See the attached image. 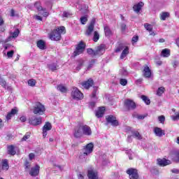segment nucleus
<instances>
[{
	"instance_id": "f257e3e1",
	"label": "nucleus",
	"mask_w": 179,
	"mask_h": 179,
	"mask_svg": "<svg viewBox=\"0 0 179 179\" xmlns=\"http://www.w3.org/2000/svg\"><path fill=\"white\" fill-rule=\"evenodd\" d=\"M65 33H66L65 27H59L49 34V38L52 41H59L61 40V34H65Z\"/></svg>"
},
{
	"instance_id": "f03ea898",
	"label": "nucleus",
	"mask_w": 179,
	"mask_h": 179,
	"mask_svg": "<svg viewBox=\"0 0 179 179\" xmlns=\"http://www.w3.org/2000/svg\"><path fill=\"white\" fill-rule=\"evenodd\" d=\"M93 143H90L85 146L80 152V159H86V157H87V156H89V155L93 152Z\"/></svg>"
},
{
	"instance_id": "7ed1b4c3",
	"label": "nucleus",
	"mask_w": 179,
	"mask_h": 179,
	"mask_svg": "<svg viewBox=\"0 0 179 179\" xmlns=\"http://www.w3.org/2000/svg\"><path fill=\"white\" fill-rule=\"evenodd\" d=\"M45 111V107L41 103H37L34 108V114L43 115Z\"/></svg>"
},
{
	"instance_id": "20e7f679",
	"label": "nucleus",
	"mask_w": 179,
	"mask_h": 179,
	"mask_svg": "<svg viewBox=\"0 0 179 179\" xmlns=\"http://www.w3.org/2000/svg\"><path fill=\"white\" fill-rule=\"evenodd\" d=\"M71 97L75 100H82L83 99V94L78 88L73 87L71 92Z\"/></svg>"
},
{
	"instance_id": "39448f33",
	"label": "nucleus",
	"mask_w": 179,
	"mask_h": 179,
	"mask_svg": "<svg viewBox=\"0 0 179 179\" xmlns=\"http://www.w3.org/2000/svg\"><path fill=\"white\" fill-rule=\"evenodd\" d=\"M86 45L84 44L83 41H80L79 44L77 45L76 50L74 51V55L76 57L77 55H80L85 51V48Z\"/></svg>"
},
{
	"instance_id": "423d86ee",
	"label": "nucleus",
	"mask_w": 179,
	"mask_h": 179,
	"mask_svg": "<svg viewBox=\"0 0 179 179\" xmlns=\"http://www.w3.org/2000/svg\"><path fill=\"white\" fill-rule=\"evenodd\" d=\"M34 6L39 11V15H43V17H48V16H49L50 13H48L45 8H43V7L40 6V3H35Z\"/></svg>"
},
{
	"instance_id": "0eeeda50",
	"label": "nucleus",
	"mask_w": 179,
	"mask_h": 179,
	"mask_svg": "<svg viewBox=\"0 0 179 179\" xmlns=\"http://www.w3.org/2000/svg\"><path fill=\"white\" fill-rule=\"evenodd\" d=\"M127 174L129 176L130 179H138L139 176L138 175V171L135 169H129L127 170Z\"/></svg>"
},
{
	"instance_id": "6e6552de",
	"label": "nucleus",
	"mask_w": 179,
	"mask_h": 179,
	"mask_svg": "<svg viewBox=\"0 0 179 179\" xmlns=\"http://www.w3.org/2000/svg\"><path fill=\"white\" fill-rule=\"evenodd\" d=\"M29 121L31 125L36 127V125H40V124H41L42 119L41 117H37L36 116H33L29 119Z\"/></svg>"
},
{
	"instance_id": "1a4fd4ad",
	"label": "nucleus",
	"mask_w": 179,
	"mask_h": 179,
	"mask_svg": "<svg viewBox=\"0 0 179 179\" xmlns=\"http://www.w3.org/2000/svg\"><path fill=\"white\" fill-rule=\"evenodd\" d=\"M106 121L107 122H109V124H111L113 127H117L118 125V121L117 120V117H115V116H113V115L107 116Z\"/></svg>"
},
{
	"instance_id": "9d476101",
	"label": "nucleus",
	"mask_w": 179,
	"mask_h": 179,
	"mask_svg": "<svg viewBox=\"0 0 179 179\" xmlns=\"http://www.w3.org/2000/svg\"><path fill=\"white\" fill-rule=\"evenodd\" d=\"M124 107H126V108H128V110H134V108H136V105L135 104V102H134V101L130 99H126L124 101Z\"/></svg>"
},
{
	"instance_id": "9b49d317",
	"label": "nucleus",
	"mask_w": 179,
	"mask_h": 179,
	"mask_svg": "<svg viewBox=\"0 0 179 179\" xmlns=\"http://www.w3.org/2000/svg\"><path fill=\"white\" fill-rule=\"evenodd\" d=\"M96 23V19H92L90 25L88 26V28L86 31V35L87 36H90L93 31L94 30V24Z\"/></svg>"
},
{
	"instance_id": "f8f14e48",
	"label": "nucleus",
	"mask_w": 179,
	"mask_h": 179,
	"mask_svg": "<svg viewBox=\"0 0 179 179\" xmlns=\"http://www.w3.org/2000/svg\"><path fill=\"white\" fill-rule=\"evenodd\" d=\"M81 129L83 131V135H86L87 136H90L92 135V129L87 125H82Z\"/></svg>"
},
{
	"instance_id": "ddd939ff",
	"label": "nucleus",
	"mask_w": 179,
	"mask_h": 179,
	"mask_svg": "<svg viewBox=\"0 0 179 179\" xmlns=\"http://www.w3.org/2000/svg\"><path fill=\"white\" fill-rule=\"evenodd\" d=\"M19 33H20V31H19V29H16L14 32L12 34V36H10L8 37L7 39L5 41H1L2 43H8V41H10L12 38H16L17 37L19 36Z\"/></svg>"
},
{
	"instance_id": "4468645a",
	"label": "nucleus",
	"mask_w": 179,
	"mask_h": 179,
	"mask_svg": "<svg viewBox=\"0 0 179 179\" xmlns=\"http://www.w3.org/2000/svg\"><path fill=\"white\" fill-rule=\"evenodd\" d=\"M39 173H40V166L36 165L35 166L31 169L29 174L32 177H36V176H38Z\"/></svg>"
},
{
	"instance_id": "2eb2a0df",
	"label": "nucleus",
	"mask_w": 179,
	"mask_h": 179,
	"mask_svg": "<svg viewBox=\"0 0 179 179\" xmlns=\"http://www.w3.org/2000/svg\"><path fill=\"white\" fill-rule=\"evenodd\" d=\"M52 128V126L51 125V123L50 122H46L45 125L43 127V138H45L47 136V131H51Z\"/></svg>"
},
{
	"instance_id": "dca6fc26",
	"label": "nucleus",
	"mask_w": 179,
	"mask_h": 179,
	"mask_svg": "<svg viewBox=\"0 0 179 179\" xmlns=\"http://www.w3.org/2000/svg\"><path fill=\"white\" fill-rule=\"evenodd\" d=\"M104 52H106V45L103 44L98 46L95 50L96 55H103Z\"/></svg>"
},
{
	"instance_id": "f3484780",
	"label": "nucleus",
	"mask_w": 179,
	"mask_h": 179,
	"mask_svg": "<svg viewBox=\"0 0 179 179\" xmlns=\"http://www.w3.org/2000/svg\"><path fill=\"white\" fill-rule=\"evenodd\" d=\"M154 134L156 136H159V138H162L164 135H166L164 130L162 129L160 127H155L154 128Z\"/></svg>"
},
{
	"instance_id": "a211bd4d",
	"label": "nucleus",
	"mask_w": 179,
	"mask_h": 179,
	"mask_svg": "<svg viewBox=\"0 0 179 179\" xmlns=\"http://www.w3.org/2000/svg\"><path fill=\"white\" fill-rule=\"evenodd\" d=\"M143 2L140 1L138 3H136L133 6V10L136 13H139V12H141V10H142V8H143Z\"/></svg>"
},
{
	"instance_id": "6ab92c4d",
	"label": "nucleus",
	"mask_w": 179,
	"mask_h": 179,
	"mask_svg": "<svg viewBox=\"0 0 179 179\" xmlns=\"http://www.w3.org/2000/svg\"><path fill=\"white\" fill-rule=\"evenodd\" d=\"M143 75L144 78H150L152 76V71L148 66H145L143 71Z\"/></svg>"
},
{
	"instance_id": "aec40b11",
	"label": "nucleus",
	"mask_w": 179,
	"mask_h": 179,
	"mask_svg": "<svg viewBox=\"0 0 179 179\" xmlns=\"http://www.w3.org/2000/svg\"><path fill=\"white\" fill-rule=\"evenodd\" d=\"M93 80L92 78H90L88 80L82 83L81 85L85 89H89L90 87H92L93 86Z\"/></svg>"
},
{
	"instance_id": "412c9836",
	"label": "nucleus",
	"mask_w": 179,
	"mask_h": 179,
	"mask_svg": "<svg viewBox=\"0 0 179 179\" xmlns=\"http://www.w3.org/2000/svg\"><path fill=\"white\" fill-rule=\"evenodd\" d=\"M157 162L159 166H162V167H164V166H169V164H171V161L166 159H158Z\"/></svg>"
},
{
	"instance_id": "4be33fe9",
	"label": "nucleus",
	"mask_w": 179,
	"mask_h": 179,
	"mask_svg": "<svg viewBox=\"0 0 179 179\" xmlns=\"http://www.w3.org/2000/svg\"><path fill=\"white\" fill-rule=\"evenodd\" d=\"M73 135H74L75 138H80V136H82L83 135V131L81 129V126L75 129Z\"/></svg>"
},
{
	"instance_id": "5701e85b",
	"label": "nucleus",
	"mask_w": 179,
	"mask_h": 179,
	"mask_svg": "<svg viewBox=\"0 0 179 179\" xmlns=\"http://www.w3.org/2000/svg\"><path fill=\"white\" fill-rule=\"evenodd\" d=\"M87 176L89 179H99V176H97V172L93 170L88 171Z\"/></svg>"
},
{
	"instance_id": "b1692460",
	"label": "nucleus",
	"mask_w": 179,
	"mask_h": 179,
	"mask_svg": "<svg viewBox=\"0 0 179 179\" xmlns=\"http://www.w3.org/2000/svg\"><path fill=\"white\" fill-rule=\"evenodd\" d=\"M15 114H17V108H13L10 110V113H8L6 117V120L9 121L12 118V117H14Z\"/></svg>"
},
{
	"instance_id": "393cba45",
	"label": "nucleus",
	"mask_w": 179,
	"mask_h": 179,
	"mask_svg": "<svg viewBox=\"0 0 179 179\" xmlns=\"http://www.w3.org/2000/svg\"><path fill=\"white\" fill-rule=\"evenodd\" d=\"M104 111H106L105 107L99 108V110L96 113V117H97V118H101V117H103V115H104Z\"/></svg>"
},
{
	"instance_id": "a878e982",
	"label": "nucleus",
	"mask_w": 179,
	"mask_h": 179,
	"mask_svg": "<svg viewBox=\"0 0 179 179\" xmlns=\"http://www.w3.org/2000/svg\"><path fill=\"white\" fill-rule=\"evenodd\" d=\"M103 29L106 37H111V36H113V31H111L108 26L104 25Z\"/></svg>"
},
{
	"instance_id": "bb28decb",
	"label": "nucleus",
	"mask_w": 179,
	"mask_h": 179,
	"mask_svg": "<svg viewBox=\"0 0 179 179\" xmlns=\"http://www.w3.org/2000/svg\"><path fill=\"white\" fill-rule=\"evenodd\" d=\"M170 56V50L168 48H165L162 50L161 52V57H163L164 58H169Z\"/></svg>"
},
{
	"instance_id": "cd10ccee",
	"label": "nucleus",
	"mask_w": 179,
	"mask_h": 179,
	"mask_svg": "<svg viewBox=\"0 0 179 179\" xmlns=\"http://www.w3.org/2000/svg\"><path fill=\"white\" fill-rule=\"evenodd\" d=\"M129 54V48L128 47H125L124 50H122V52L120 55V59H124L125 57H127Z\"/></svg>"
},
{
	"instance_id": "c85d7f7f",
	"label": "nucleus",
	"mask_w": 179,
	"mask_h": 179,
	"mask_svg": "<svg viewBox=\"0 0 179 179\" xmlns=\"http://www.w3.org/2000/svg\"><path fill=\"white\" fill-rule=\"evenodd\" d=\"M84 64H85V60H83L82 59L78 60L76 71H80V69H81L82 66H83Z\"/></svg>"
},
{
	"instance_id": "c756f323",
	"label": "nucleus",
	"mask_w": 179,
	"mask_h": 179,
	"mask_svg": "<svg viewBox=\"0 0 179 179\" xmlns=\"http://www.w3.org/2000/svg\"><path fill=\"white\" fill-rule=\"evenodd\" d=\"M167 17H170V13L169 12H162L160 14V19L161 20H166Z\"/></svg>"
},
{
	"instance_id": "7c9ffc66",
	"label": "nucleus",
	"mask_w": 179,
	"mask_h": 179,
	"mask_svg": "<svg viewBox=\"0 0 179 179\" xmlns=\"http://www.w3.org/2000/svg\"><path fill=\"white\" fill-rule=\"evenodd\" d=\"M37 47L40 48V50H44L45 48V43L43 40L38 41Z\"/></svg>"
},
{
	"instance_id": "2f4dec72",
	"label": "nucleus",
	"mask_w": 179,
	"mask_h": 179,
	"mask_svg": "<svg viewBox=\"0 0 179 179\" xmlns=\"http://www.w3.org/2000/svg\"><path fill=\"white\" fill-rule=\"evenodd\" d=\"M2 170H9V164H8L7 159L2 161Z\"/></svg>"
},
{
	"instance_id": "473e14b6",
	"label": "nucleus",
	"mask_w": 179,
	"mask_h": 179,
	"mask_svg": "<svg viewBox=\"0 0 179 179\" xmlns=\"http://www.w3.org/2000/svg\"><path fill=\"white\" fill-rule=\"evenodd\" d=\"M164 92H166V88H164V87H159L157 90V96H159L160 97V96H162V94H163Z\"/></svg>"
},
{
	"instance_id": "72a5a7b5",
	"label": "nucleus",
	"mask_w": 179,
	"mask_h": 179,
	"mask_svg": "<svg viewBox=\"0 0 179 179\" xmlns=\"http://www.w3.org/2000/svg\"><path fill=\"white\" fill-rule=\"evenodd\" d=\"M8 152L9 155H16V151H15V147H13V145H10L8 147Z\"/></svg>"
},
{
	"instance_id": "f704fd0d",
	"label": "nucleus",
	"mask_w": 179,
	"mask_h": 179,
	"mask_svg": "<svg viewBox=\"0 0 179 179\" xmlns=\"http://www.w3.org/2000/svg\"><path fill=\"white\" fill-rule=\"evenodd\" d=\"M57 90H59L62 93H66L68 90L66 89V87H65L62 85H60L57 86Z\"/></svg>"
},
{
	"instance_id": "c9c22d12",
	"label": "nucleus",
	"mask_w": 179,
	"mask_h": 179,
	"mask_svg": "<svg viewBox=\"0 0 179 179\" xmlns=\"http://www.w3.org/2000/svg\"><path fill=\"white\" fill-rule=\"evenodd\" d=\"M99 38H100V34H99V32L95 31L94 32L93 41H94V43H97Z\"/></svg>"
},
{
	"instance_id": "e433bc0d",
	"label": "nucleus",
	"mask_w": 179,
	"mask_h": 179,
	"mask_svg": "<svg viewBox=\"0 0 179 179\" xmlns=\"http://www.w3.org/2000/svg\"><path fill=\"white\" fill-rule=\"evenodd\" d=\"M2 41H5V40L4 41L0 40V44H3V47L5 50H8V48H10V47H12V45L9 43H3Z\"/></svg>"
},
{
	"instance_id": "4c0bfd02",
	"label": "nucleus",
	"mask_w": 179,
	"mask_h": 179,
	"mask_svg": "<svg viewBox=\"0 0 179 179\" xmlns=\"http://www.w3.org/2000/svg\"><path fill=\"white\" fill-rule=\"evenodd\" d=\"M0 85L3 89H6L8 87V83L3 78H0Z\"/></svg>"
},
{
	"instance_id": "58836bf2",
	"label": "nucleus",
	"mask_w": 179,
	"mask_h": 179,
	"mask_svg": "<svg viewBox=\"0 0 179 179\" xmlns=\"http://www.w3.org/2000/svg\"><path fill=\"white\" fill-rule=\"evenodd\" d=\"M133 136L138 139V141L142 139V136L139 134V131H133Z\"/></svg>"
},
{
	"instance_id": "ea45409f",
	"label": "nucleus",
	"mask_w": 179,
	"mask_h": 179,
	"mask_svg": "<svg viewBox=\"0 0 179 179\" xmlns=\"http://www.w3.org/2000/svg\"><path fill=\"white\" fill-rule=\"evenodd\" d=\"M141 99L145 103V104H147V106H149V104H150V99H149L148 96L142 95Z\"/></svg>"
},
{
	"instance_id": "a19ab883",
	"label": "nucleus",
	"mask_w": 179,
	"mask_h": 179,
	"mask_svg": "<svg viewBox=\"0 0 179 179\" xmlns=\"http://www.w3.org/2000/svg\"><path fill=\"white\" fill-rule=\"evenodd\" d=\"M57 65L55 63L51 64L48 65V68L49 69H50V71H57Z\"/></svg>"
},
{
	"instance_id": "79ce46f5",
	"label": "nucleus",
	"mask_w": 179,
	"mask_h": 179,
	"mask_svg": "<svg viewBox=\"0 0 179 179\" xmlns=\"http://www.w3.org/2000/svg\"><path fill=\"white\" fill-rule=\"evenodd\" d=\"M87 52L89 55H92V57H96V50H93L92 48L87 49Z\"/></svg>"
},
{
	"instance_id": "37998d69",
	"label": "nucleus",
	"mask_w": 179,
	"mask_h": 179,
	"mask_svg": "<svg viewBox=\"0 0 179 179\" xmlns=\"http://www.w3.org/2000/svg\"><path fill=\"white\" fill-rule=\"evenodd\" d=\"M144 27L146 29V30H148V31H152L153 30V27L152 24H145Z\"/></svg>"
},
{
	"instance_id": "c03bdc74",
	"label": "nucleus",
	"mask_w": 179,
	"mask_h": 179,
	"mask_svg": "<svg viewBox=\"0 0 179 179\" xmlns=\"http://www.w3.org/2000/svg\"><path fill=\"white\" fill-rule=\"evenodd\" d=\"M125 47L127 46H124L122 45H120L115 50V52H120V51H122L124 50Z\"/></svg>"
},
{
	"instance_id": "a18cd8bd",
	"label": "nucleus",
	"mask_w": 179,
	"mask_h": 179,
	"mask_svg": "<svg viewBox=\"0 0 179 179\" xmlns=\"http://www.w3.org/2000/svg\"><path fill=\"white\" fill-rule=\"evenodd\" d=\"M158 121L160 122V124H163L164 121H166V117H164V115L159 116Z\"/></svg>"
},
{
	"instance_id": "49530a36",
	"label": "nucleus",
	"mask_w": 179,
	"mask_h": 179,
	"mask_svg": "<svg viewBox=\"0 0 179 179\" xmlns=\"http://www.w3.org/2000/svg\"><path fill=\"white\" fill-rule=\"evenodd\" d=\"M120 83L122 85V86H127V84L128 83V80L127 79L121 78L120 80Z\"/></svg>"
},
{
	"instance_id": "de8ad7c7",
	"label": "nucleus",
	"mask_w": 179,
	"mask_h": 179,
	"mask_svg": "<svg viewBox=\"0 0 179 179\" xmlns=\"http://www.w3.org/2000/svg\"><path fill=\"white\" fill-rule=\"evenodd\" d=\"M94 64H96V60L94 59H92L90 62V64L87 66V69H91V68H93V65H94Z\"/></svg>"
},
{
	"instance_id": "09e8293b",
	"label": "nucleus",
	"mask_w": 179,
	"mask_h": 179,
	"mask_svg": "<svg viewBox=\"0 0 179 179\" xmlns=\"http://www.w3.org/2000/svg\"><path fill=\"white\" fill-rule=\"evenodd\" d=\"M30 138V134L27 133L23 138L21 139L22 142H24L26 141L27 139H29Z\"/></svg>"
},
{
	"instance_id": "8fccbe9b",
	"label": "nucleus",
	"mask_w": 179,
	"mask_h": 179,
	"mask_svg": "<svg viewBox=\"0 0 179 179\" xmlns=\"http://www.w3.org/2000/svg\"><path fill=\"white\" fill-rule=\"evenodd\" d=\"M171 118L173 121H178L179 120V113L176 114V115H171Z\"/></svg>"
},
{
	"instance_id": "3c124183",
	"label": "nucleus",
	"mask_w": 179,
	"mask_h": 179,
	"mask_svg": "<svg viewBox=\"0 0 179 179\" xmlns=\"http://www.w3.org/2000/svg\"><path fill=\"white\" fill-rule=\"evenodd\" d=\"M28 85L29 86H36V80H28Z\"/></svg>"
},
{
	"instance_id": "603ef678",
	"label": "nucleus",
	"mask_w": 179,
	"mask_h": 179,
	"mask_svg": "<svg viewBox=\"0 0 179 179\" xmlns=\"http://www.w3.org/2000/svg\"><path fill=\"white\" fill-rule=\"evenodd\" d=\"M86 22H87V17L84 16L80 17V22L82 24H85Z\"/></svg>"
},
{
	"instance_id": "864d4df0",
	"label": "nucleus",
	"mask_w": 179,
	"mask_h": 179,
	"mask_svg": "<svg viewBox=\"0 0 179 179\" xmlns=\"http://www.w3.org/2000/svg\"><path fill=\"white\" fill-rule=\"evenodd\" d=\"M13 54H15V51L10 50L7 52L8 58H12L13 57Z\"/></svg>"
},
{
	"instance_id": "5fc2aeb1",
	"label": "nucleus",
	"mask_w": 179,
	"mask_h": 179,
	"mask_svg": "<svg viewBox=\"0 0 179 179\" xmlns=\"http://www.w3.org/2000/svg\"><path fill=\"white\" fill-rule=\"evenodd\" d=\"M20 121L21 122H26V121H27V117L25 115H22L20 117Z\"/></svg>"
},
{
	"instance_id": "6e6d98bb",
	"label": "nucleus",
	"mask_w": 179,
	"mask_h": 179,
	"mask_svg": "<svg viewBox=\"0 0 179 179\" xmlns=\"http://www.w3.org/2000/svg\"><path fill=\"white\" fill-rule=\"evenodd\" d=\"M174 162H177L178 163H179V152H177L175 155V157L173 158Z\"/></svg>"
},
{
	"instance_id": "4d7b16f0",
	"label": "nucleus",
	"mask_w": 179,
	"mask_h": 179,
	"mask_svg": "<svg viewBox=\"0 0 179 179\" xmlns=\"http://www.w3.org/2000/svg\"><path fill=\"white\" fill-rule=\"evenodd\" d=\"M69 16H71V13H69V12L64 11L63 13V17H69Z\"/></svg>"
},
{
	"instance_id": "13d9d810",
	"label": "nucleus",
	"mask_w": 179,
	"mask_h": 179,
	"mask_svg": "<svg viewBox=\"0 0 179 179\" xmlns=\"http://www.w3.org/2000/svg\"><path fill=\"white\" fill-rule=\"evenodd\" d=\"M127 155H129V160H132V157H131V156H132V151L131 150H130V151H127Z\"/></svg>"
},
{
	"instance_id": "bf43d9fd",
	"label": "nucleus",
	"mask_w": 179,
	"mask_h": 179,
	"mask_svg": "<svg viewBox=\"0 0 179 179\" xmlns=\"http://www.w3.org/2000/svg\"><path fill=\"white\" fill-rule=\"evenodd\" d=\"M34 17L36 20H40L41 22V20H43V17H41V16H40V15H34Z\"/></svg>"
},
{
	"instance_id": "052dcab7",
	"label": "nucleus",
	"mask_w": 179,
	"mask_h": 179,
	"mask_svg": "<svg viewBox=\"0 0 179 179\" xmlns=\"http://www.w3.org/2000/svg\"><path fill=\"white\" fill-rule=\"evenodd\" d=\"M139 38L138 36H134L132 38V43L134 44V43H136L138 41V39Z\"/></svg>"
},
{
	"instance_id": "680f3d73",
	"label": "nucleus",
	"mask_w": 179,
	"mask_h": 179,
	"mask_svg": "<svg viewBox=\"0 0 179 179\" xmlns=\"http://www.w3.org/2000/svg\"><path fill=\"white\" fill-rule=\"evenodd\" d=\"M29 160H33V159H34V157H36V155L34 153H30L29 155Z\"/></svg>"
},
{
	"instance_id": "e2e57ef3",
	"label": "nucleus",
	"mask_w": 179,
	"mask_h": 179,
	"mask_svg": "<svg viewBox=\"0 0 179 179\" xmlns=\"http://www.w3.org/2000/svg\"><path fill=\"white\" fill-rule=\"evenodd\" d=\"M78 179H84L85 178V175L82 173H80L78 175Z\"/></svg>"
},
{
	"instance_id": "0e129e2a",
	"label": "nucleus",
	"mask_w": 179,
	"mask_h": 179,
	"mask_svg": "<svg viewBox=\"0 0 179 179\" xmlns=\"http://www.w3.org/2000/svg\"><path fill=\"white\" fill-rule=\"evenodd\" d=\"M138 120H144L145 119V115H139L137 116Z\"/></svg>"
},
{
	"instance_id": "69168bd1",
	"label": "nucleus",
	"mask_w": 179,
	"mask_h": 179,
	"mask_svg": "<svg viewBox=\"0 0 179 179\" xmlns=\"http://www.w3.org/2000/svg\"><path fill=\"white\" fill-rule=\"evenodd\" d=\"M30 168V163L29 162H25V169H29Z\"/></svg>"
},
{
	"instance_id": "338daca9",
	"label": "nucleus",
	"mask_w": 179,
	"mask_h": 179,
	"mask_svg": "<svg viewBox=\"0 0 179 179\" xmlns=\"http://www.w3.org/2000/svg\"><path fill=\"white\" fill-rule=\"evenodd\" d=\"M4 23L3 18L0 15V26H3Z\"/></svg>"
},
{
	"instance_id": "774afa93",
	"label": "nucleus",
	"mask_w": 179,
	"mask_h": 179,
	"mask_svg": "<svg viewBox=\"0 0 179 179\" xmlns=\"http://www.w3.org/2000/svg\"><path fill=\"white\" fill-rule=\"evenodd\" d=\"M126 27H127V25L125 24H121V29H122V31H125Z\"/></svg>"
}]
</instances>
